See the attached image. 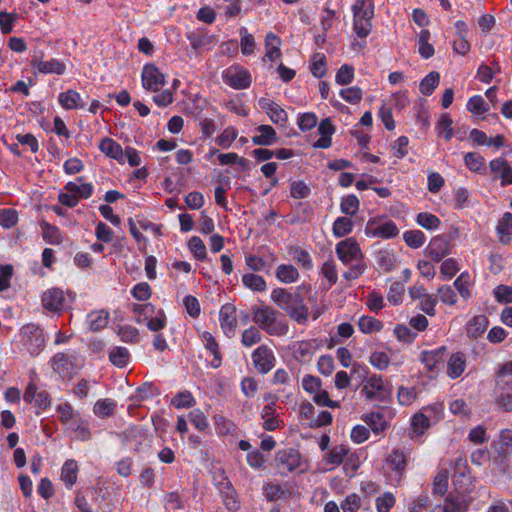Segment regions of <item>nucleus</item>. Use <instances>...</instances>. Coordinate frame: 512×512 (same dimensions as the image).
I'll list each match as a JSON object with an SVG mask.
<instances>
[{
  "label": "nucleus",
  "instance_id": "obj_64",
  "mask_svg": "<svg viewBox=\"0 0 512 512\" xmlns=\"http://www.w3.org/2000/svg\"><path fill=\"white\" fill-rule=\"evenodd\" d=\"M395 497L391 492H385L383 495L376 499L377 512H389L395 505Z\"/></svg>",
  "mask_w": 512,
  "mask_h": 512
},
{
  "label": "nucleus",
  "instance_id": "obj_25",
  "mask_svg": "<svg viewBox=\"0 0 512 512\" xmlns=\"http://www.w3.org/2000/svg\"><path fill=\"white\" fill-rule=\"evenodd\" d=\"M353 18L372 20L374 16V3L372 0H357L352 7Z\"/></svg>",
  "mask_w": 512,
  "mask_h": 512
},
{
  "label": "nucleus",
  "instance_id": "obj_10",
  "mask_svg": "<svg viewBox=\"0 0 512 512\" xmlns=\"http://www.w3.org/2000/svg\"><path fill=\"white\" fill-rule=\"evenodd\" d=\"M335 251L344 265H350L352 262L363 258L361 248L353 237L346 238L337 243Z\"/></svg>",
  "mask_w": 512,
  "mask_h": 512
},
{
  "label": "nucleus",
  "instance_id": "obj_44",
  "mask_svg": "<svg viewBox=\"0 0 512 512\" xmlns=\"http://www.w3.org/2000/svg\"><path fill=\"white\" fill-rule=\"evenodd\" d=\"M109 360L119 368L126 367L130 360L129 351L125 347H115L109 352Z\"/></svg>",
  "mask_w": 512,
  "mask_h": 512
},
{
  "label": "nucleus",
  "instance_id": "obj_41",
  "mask_svg": "<svg viewBox=\"0 0 512 512\" xmlns=\"http://www.w3.org/2000/svg\"><path fill=\"white\" fill-rule=\"evenodd\" d=\"M43 239L51 245H59L63 241L60 229L54 225L44 222L42 225Z\"/></svg>",
  "mask_w": 512,
  "mask_h": 512
},
{
  "label": "nucleus",
  "instance_id": "obj_56",
  "mask_svg": "<svg viewBox=\"0 0 512 512\" xmlns=\"http://www.w3.org/2000/svg\"><path fill=\"white\" fill-rule=\"evenodd\" d=\"M118 335L120 336L121 340L126 343H138L140 340L138 329L131 325L119 326Z\"/></svg>",
  "mask_w": 512,
  "mask_h": 512
},
{
  "label": "nucleus",
  "instance_id": "obj_35",
  "mask_svg": "<svg viewBox=\"0 0 512 512\" xmlns=\"http://www.w3.org/2000/svg\"><path fill=\"white\" fill-rule=\"evenodd\" d=\"M78 465L74 460H67L61 469V479L67 488H71L77 481Z\"/></svg>",
  "mask_w": 512,
  "mask_h": 512
},
{
  "label": "nucleus",
  "instance_id": "obj_49",
  "mask_svg": "<svg viewBox=\"0 0 512 512\" xmlns=\"http://www.w3.org/2000/svg\"><path fill=\"white\" fill-rule=\"evenodd\" d=\"M263 493L268 501H277L287 497V492L279 484L274 483L264 485Z\"/></svg>",
  "mask_w": 512,
  "mask_h": 512
},
{
  "label": "nucleus",
  "instance_id": "obj_62",
  "mask_svg": "<svg viewBox=\"0 0 512 512\" xmlns=\"http://www.w3.org/2000/svg\"><path fill=\"white\" fill-rule=\"evenodd\" d=\"M361 507V498L356 493H351L341 502L340 508L343 512H357Z\"/></svg>",
  "mask_w": 512,
  "mask_h": 512
},
{
  "label": "nucleus",
  "instance_id": "obj_8",
  "mask_svg": "<svg viewBox=\"0 0 512 512\" xmlns=\"http://www.w3.org/2000/svg\"><path fill=\"white\" fill-rule=\"evenodd\" d=\"M365 233L368 236L390 239L399 234V229L392 220H383L380 218L370 219L365 227Z\"/></svg>",
  "mask_w": 512,
  "mask_h": 512
},
{
  "label": "nucleus",
  "instance_id": "obj_46",
  "mask_svg": "<svg viewBox=\"0 0 512 512\" xmlns=\"http://www.w3.org/2000/svg\"><path fill=\"white\" fill-rule=\"evenodd\" d=\"M348 449L344 445H336L326 453L324 459L328 464L338 466L343 462Z\"/></svg>",
  "mask_w": 512,
  "mask_h": 512
},
{
  "label": "nucleus",
  "instance_id": "obj_43",
  "mask_svg": "<svg viewBox=\"0 0 512 512\" xmlns=\"http://www.w3.org/2000/svg\"><path fill=\"white\" fill-rule=\"evenodd\" d=\"M430 32L429 30H426V29H423L420 31L419 33V38H418V44H419V54L424 58V59H429L430 57H432L434 55V47L432 44L429 43V40H430Z\"/></svg>",
  "mask_w": 512,
  "mask_h": 512
},
{
  "label": "nucleus",
  "instance_id": "obj_21",
  "mask_svg": "<svg viewBox=\"0 0 512 512\" xmlns=\"http://www.w3.org/2000/svg\"><path fill=\"white\" fill-rule=\"evenodd\" d=\"M466 368V356L462 352L453 353L447 362V374L450 378L460 377Z\"/></svg>",
  "mask_w": 512,
  "mask_h": 512
},
{
  "label": "nucleus",
  "instance_id": "obj_54",
  "mask_svg": "<svg viewBox=\"0 0 512 512\" xmlns=\"http://www.w3.org/2000/svg\"><path fill=\"white\" fill-rule=\"evenodd\" d=\"M416 222L427 230L437 229L441 223L436 215L427 212L419 213L416 217Z\"/></svg>",
  "mask_w": 512,
  "mask_h": 512
},
{
  "label": "nucleus",
  "instance_id": "obj_48",
  "mask_svg": "<svg viewBox=\"0 0 512 512\" xmlns=\"http://www.w3.org/2000/svg\"><path fill=\"white\" fill-rule=\"evenodd\" d=\"M403 239L407 246L413 249L420 248L426 240L425 234L420 230H409L404 232Z\"/></svg>",
  "mask_w": 512,
  "mask_h": 512
},
{
  "label": "nucleus",
  "instance_id": "obj_40",
  "mask_svg": "<svg viewBox=\"0 0 512 512\" xmlns=\"http://www.w3.org/2000/svg\"><path fill=\"white\" fill-rule=\"evenodd\" d=\"M439 81L440 74L436 71L430 72L421 80L419 85L420 92L425 96L431 95L439 85Z\"/></svg>",
  "mask_w": 512,
  "mask_h": 512
},
{
  "label": "nucleus",
  "instance_id": "obj_55",
  "mask_svg": "<svg viewBox=\"0 0 512 512\" xmlns=\"http://www.w3.org/2000/svg\"><path fill=\"white\" fill-rule=\"evenodd\" d=\"M56 411L59 415V421L65 426L76 419V413L72 405L68 402L58 405Z\"/></svg>",
  "mask_w": 512,
  "mask_h": 512
},
{
  "label": "nucleus",
  "instance_id": "obj_12",
  "mask_svg": "<svg viewBox=\"0 0 512 512\" xmlns=\"http://www.w3.org/2000/svg\"><path fill=\"white\" fill-rule=\"evenodd\" d=\"M141 78L143 87L153 92L159 91L165 84L164 74L154 64H146L143 67Z\"/></svg>",
  "mask_w": 512,
  "mask_h": 512
},
{
  "label": "nucleus",
  "instance_id": "obj_15",
  "mask_svg": "<svg viewBox=\"0 0 512 512\" xmlns=\"http://www.w3.org/2000/svg\"><path fill=\"white\" fill-rule=\"evenodd\" d=\"M236 307L231 303L223 305L219 312L220 326L228 337L235 334L237 326Z\"/></svg>",
  "mask_w": 512,
  "mask_h": 512
},
{
  "label": "nucleus",
  "instance_id": "obj_9",
  "mask_svg": "<svg viewBox=\"0 0 512 512\" xmlns=\"http://www.w3.org/2000/svg\"><path fill=\"white\" fill-rule=\"evenodd\" d=\"M223 81L233 89H247L251 85V75L240 65H232L222 73Z\"/></svg>",
  "mask_w": 512,
  "mask_h": 512
},
{
  "label": "nucleus",
  "instance_id": "obj_38",
  "mask_svg": "<svg viewBox=\"0 0 512 512\" xmlns=\"http://www.w3.org/2000/svg\"><path fill=\"white\" fill-rule=\"evenodd\" d=\"M116 406V402L112 399H100L94 404L93 412L99 418H106L114 414Z\"/></svg>",
  "mask_w": 512,
  "mask_h": 512
},
{
  "label": "nucleus",
  "instance_id": "obj_51",
  "mask_svg": "<svg viewBox=\"0 0 512 512\" xmlns=\"http://www.w3.org/2000/svg\"><path fill=\"white\" fill-rule=\"evenodd\" d=\"M71 364V357L65 353H56L51 359L52 369L58 373H64L68 371Z\"/></svg>",
  "mask_w": 512,
  "mask_h": 512
},
{
  "label": "nucleus",
  "instance_id": "obj_45",
  "mask_svg": "<svg viewBox=\"0 0 512 512\" xmlns=\"http://www.w3.org/2000/svg\"><path fill=\"white\" fill-rule=\"evenodd\" d=\"M360 202L354 194L347 195L341 199L340 210L346 216H353L359 210Z\"/></svg>",
  "mask_w": 512,
  "mask_h": 512
},
{
  "label": "nucleus",
  "instance_id": "obj_26",
  "mask_svg": "<svg viewBox=\"0 0 512 512\" xmlns=\"http://www.w3.org/2000/svg\"><path fill=\"white\" fill-rule=\"evenodd\" d=\"M271 261L268 262L267 260L263 259L262 257L256 256V255H247L245 257L246 265L255 272H269L273 262L276 260V256L274 254H270Z\"/></svg>",
  "mask_w": 512,
  "mask_h": 512
},
{
  "label": "nucleus",
  "instance_id": "obj_59",
  "mask_svg": "<svg viewBox=\"0 0 512 512\" xmlns=\"http://www.w3.org/2000/svg\"><path fill=\"white\" fill-rule=\"evenodd\" d=\"M311 193L310 187L302 180L293 181L290 184V196L295 199L307 198Z\"/></svg>",
  "mask_w": 512,
  "mask_h": 512
},
{
  "label": "nucleus",
  "instance_id": "obj_23",
  "mask_svg": "<svg viewBox=\"0 0 512 512\" xmlns=\"http://www.w3.org/2000/svg\"><path fill=\"white\" fill-rule=\"evenodd\" d=\"M83 177H78L76 181H70L65 185V190L76 195L79 199H88L93 193L91 183H80Z\"/></svg>",
  "mask_w": 512,
  "mask_h": 512
},
{
  "label": "nucleus",
  "instance_id": "obj_33",
  "mask_svg": "<svg viewBox=\"0 0 512 512\" xmlns=\"http://www.w3.org/2000/svg\"><path fill=\"white\" fill-rule=\"evenodd\" d=\"M353 227L354 223L350 217L340 216L333 222L332 232L336 238H342L350 234L353 230Z\"/></svg>",
  "mask_w": 512,
  "mask_h": 512
},
{
  "label": "nucleus",
  "instance_id": "obj_13",
  "mask_svg": "<svg viewBox=\"0 0 512 512\" xmlns=\"http://www.w3.org/2000/svg\"><path fill=\"white\" fill-rule=\"evenodd\" d=\"M41 57L34 55L30 61L31 67L36 69V72L41 74H56L63 75L66 71V65L63 61L51 58L47 61L41 60Z\"/></svg>",
  "mask_w": 512,
  "mask_h": 512
},
{
  "label": "nucleus",
  "instance_id": "obj_34",
  "mask_svg": "<svg viewBox=\"0 0 512 512\" xmlns=\"http://www.w3.org/2000/svg\"><path fill=\"white\" fill-rule=\"evenodd\" d=\"M108 319L109 313L101 310L89 313L87 316V323L91 331L98 332L107 326Z\"/></svg>",
  "mask_w": 512,
  "mask_h": 512
},
{
  "label": "nucleus",
  "instance_id": "obj_57",
  "mask_svg": "<svg viewBox=\"0 0 512 512\" xmlns=\"http://www.w3.org/2000/svg\"><path fill=\"white\" fill-rule=\"evenodd\" d=\"M290 255H292L293 260L302 265L303 268L307 270L312 268V259L307 251L301 249L300 247H293L290 249Z\"/></svg>",
  "mask_w": 512,
  "mask_h": 512
},
{
  "label": "nucleus",
  "instance_id": "obj_36",
  "mask_svg": "<svg viewBox=\"0 0 512 512\" xmlns=\"http://www.w3.org/2000/svg\"><path fill=\"white\" fill-rule=\"evenodd\" d=\"M363 420L375 434H380L387 428V422L384 416L379 412H371L365 415Z\"/></svg>",
  "mask_w": 512,
  "mask_h": 512
},
{
  "label": "nucleus",
  "instance_id": "obj_20",
  "mask_svg": "<svg viewBox=\"0 0 512 512\" xmlns=\"http://www.w3.org/2000/svg\"><path fill=\"white\" fill-rule=\"evenodd\" d=\"M489 326L487 316L480 314L472 317L466 325V334L471 339H477L481 336Z\"/></svg>",
  "mask_w": 512,
  "mask_h": 512
},
{
  "label": "nucleus",
  "instance_id": "obj_29",
  "mask_svg": "<svg viewBox=\"0 0 512 512\" xmlns=\"http://www.w3.org/2000/svg\"><path fill=\"white\" fill-rule=\"evenodd\" d=\"M203 339L205 341V348L210 351L213 355V359L210 362L212 368H218L222 364V357L219 350V345L213 335L209 332H204Z\"/></svg>",
  "mask_w": 512,
  "mask_h": 512
},
{
  "label": "nucleus",
  "instance_id": "obj_53",
  "mask_svg": "<svg viewBox=\"0 0 512 512\" xmlns=\"http://www.w3.org/2000/svg\"><path fill=\"white\" fill-rule=\"evenodd\" d=\"M171 404L177 408H191L195 404V399L192 396L191 392L185 390L177 393L171 400Z\"/></svg>",
  "mask_w": 512,
  "mask_h": 512
},
{
  "label": "nucleus",
  "instance_id": "obj_61",
  "mask_svg": "<svg viewBox=\"0 0 512 512\" xmlns=\"http://www.w3.org/2000/svg\"><path fill=\"white\" fill-rule=\"evenodd\" d=\"M18 221V213L12 208L0 209V226L9 229Z\"/></svg>",
  "mask_w": 512,
  "mask_h": 512
},
{
  "label": "nucleus",
  "instance_id": "obj_27",
  "mask_svg": "<svg viewBox=\"0 0 512 512\" xmlns=\"http://www.w3.org/2000/svg\"><path fill=\"white\" fill-rule=\"evenodd\" d=\"M67 428L76 434V439L79 441H88L91 439V431L88 421L78 417L67 425Z\"/></svg>",
  "mask_w": 512,
  "mask_h": 512
},
{
  "label": "nucleus",
  "instance_id": "obj_2",
  "mask_svg": "<svg viewBox=\"0 0 512 512\" xmlns=\"http://www.w3.org/2000/svg\"><path fill=\"white\" fill-rule=\"evenodd\" d=\"M492 396L496 410L512 413V362L504 363L496 372Z\"/></svg>",
  "mask_w": 512,
  "mask_h": 512
},
{
  "label": "nucleus",
  "instance_id": "obj_19",
  "mask_svg": "<svg viewBox=\"0 0 512 512\" xmlns=\"http://www.w3.org/2000/svg\"><path fill=\"white\" fill-rule=\"evenodd\" d=\"M439 411L438 405L427 406L423 408V411L416 413L412 417L411 425L412 429L418 435H421L430 427V419L424 412L437 413Z\"/></svg>",
  "mask_w": 512,
  "mask_h": 512
},
{
  "label": "nucleus",
  "instance_id": "obj_5",
  "mask_svg": "<svg viewBox=\"0 0 512 512\" xmlns=\"http://www.w3.org/2000/svg\"><path fill=\"white\" fill-rule=\"evenodd\" d=\"M410 452L402 449H393L386 459V465L389 470L388 480L391 485H399L402 481L407 463L409 460Z\"/></svg>",
  "mask_w": 512,
  "mask_h": 512
},
{
  "label": "nucleus",
  "instance_id": "obj_11",
  "mask_svg": "<svg viewBox=\"0 0 512 512\" xmlns=\"http://www.w3.org/2000/svg\"><path fill=\"white\" fill-rule=\"evenodd\" d=\"M252 361L259 373L267 374L275 366L276 358L269 347L262 345L253 351Z\"/></svg>",
  "mask_w": 512,
  "mask_h": 512
},
{
  "label": "nucleus",
  "instance_id": "obj_52",
  "mask_svg": "<svg viewBox=\"0 0 512 512\" xmlns=\"http://www.w3.org/2000/svg\"><path fill=\"white\" fill-rule=\"evenodd\" d=\"M354 79V67L350 64H343L337 71L335 81L338 85H349Z\"/></svg>",
  "mask_w": 512,
  "mask_h": 512
},
{
  "label": "nucleus",
  "instance_id": "obj_4",
  "mask_svg": "<svg viewBox=\"0 0 512 512\" xmlns=\"http://www.w3.org/2000/svg\"><path fill=\"white\" fill-rule=\"evenodd\" d=\"M252 320L269 335H285L288 326L277 319L278 312L269 306L253 308Z\"/></svg>",
  "mask_w": 512,
  "mask_h": 512
},
{
  "label": "nucleus",
  "instance_id": "obj_28",
  "mask_svg": "<svg viewBox=\"0 0 512 512\" xmlns=\"http://www.w3.org/2000/svg\"><path fill=\"white\" fill-rule=\"evenodd\" d=\"M445 351L446 348L442 346L435 350L422 352L421 359L425 367L429 371H434L435 369H437L438 364L443 362V353Z\"/></svg>",
  "mask_w": 512,
  "mask_h": 512
},
{
  "label": "nucleus",
  "instance_id": "obj_32",
  "mask_svg": "<svg viewBox=\"0 0 512 512\" xmlns=\"http://www.w3.org/2000/svg\"><path fill=\"white\" fill-rule=\"evenodd\" d=\"M468 502L463 496L449 494L444 502V512H466Z\"/></svg>",
  "mask_w": 512,
  "mask_h": 512
},
{
  "label": "nucleus",
  "instance_id": "obj_7",
  "mask_svg": "<svg viewBox=\"0 0 512 512\" xmlns=\"http://www.w3.org/2000/svg\"><path fill=\"white\" fill-rule=\"evenodd\" d=\"M276 467L281 475H287L300 468V472H303L305 468H302V456L301 453L294 448H285L278 450L275 454Z\"/></svg>",
  "mask_w": 512,
  "mask_h": 512
},
{
  "label": "nucleus",
  "instance_id": "obj_3",
  "mask_svg": "<svg viewBox=\"0 0 512 512\" xmlns=\"http://www.w3.org/2000/svg\"><path fill=\"white\" fill-rule=\"evenodd\" d=\"M358 374L359 378H363L365 382L361 392L368 400H378L388 402L391 400L392 389L388 383L383 381L381 375L372 374L368 376L367 368L360 365H354L351 370V376Z\"/></svg>",
  "mask_w": 512,
  "mask_h": 512
},
{
  "label": "nucleus",
  "instance_id": "obj_42",
  "mask_svg": "<svg viewBox=\"0 0 512 512\" xmlns=\"http://www.w3.org/2000/svg\"><path fill=\"white\" fill-rule=\"evenodd\" d=\"M358 328L365 334L379 332L383 328V323L371 316H362L358 321Z\"/></svg>",
  "mask_w": 512,
  "mask_h": 512
},
{
  "label": "nucleus",
  "instance_id": "obj_60",
  "mask_svg": "<svg viewBox=\"0 0 512 512\" xmlns=\"http://www.w3.org/2000/svg\"><path fill=\"white\" fill-rule=\"evenodd\" d=\"M144 321L150 331L159 332L166 326V315L163 310H159L155 316L151 315Z\"/></svg>",
  "mask_w": 512,
  "mask_h": 512
},
{
  "label": "nucleus",
  "instance_id": "obj_24",
  "mask_svg": "<svg viewBox=\"0 0 512 512\" xmlns=\"http://www.w3.org/2000/svg\"><path fill=\"white\" fill-rule=\"evenodd\" d=\"M497 233L499 240L503 244H507L511 241L512 237V213L505 212L502 218L499 220L497 227Z\"/></svg>",
  "mask_w": 512,
  "mask_h": 512
},
{
  "label": "nucleus",
  "instance_id": "obj_18",
  "mask_svg": "<svg viewBox=\"0 0 512 512\" xmlns=\"http://www.w3.org/2000/svg\"><path fill=\"white\" fill-rule=\"evenodd\" d=\"M259 133L252 137V143L259 146H271L278 141V136L275 129L266 124L259 125L256 129Z\"/></svg>",
  "mask_w": 512,
  "mask_h": 512
},
{
  "label": "nucleus",
  "instance_id": "obj_31",
  "mask_svg": "<svg viewBox=\"0 0 512 512\" xmlns=\"http://www.w3.org/2000/svg\"><path fill=\"white\" fill-rule=\"evenodd\" d=\"M280 45H281V39L277 35H275L273 33H268L266 35V37H265V49H266L265 56L270 61H275L276 59H278L281 56Z\"/></svg>",
  "mask_w": 512,
  "mask_h": 512
},
{
  "label": "nucleus",
  "instance_id": "obj_14",
  "mask_svg": "<svg viewBox=\"0 0 512 512\" xmlns=\"http://www.w3.org/2000/svg\"><path fill=\"white\" fill-rule=\"evenodd\" d=\"M42 305L52 312H59L66 307L64 292L59 288H51L42 294Z\"/></svg>",
  "mask_w": 512,
  "mask_h": 512
},
{
  "label": "nucleus",
  "instance_id": "obj_6",
  "mask_svg": "<svg viewBox=\"0 0 512 512\" xmlns=\"http://www.w3.org/2000/svg\"><path fill=\"white\" fill-rule=\"evenodd\" d=\"M24 349L33 357L38 356L45 347L43 330L35 324H27L21 329Z\"/></svg>",
  "mask_w": 512,
  "mask_h": 512
},
{
  "label": "nucleus",
  "instance_id": "obj_50",
  "mask_svg": "<svg viewBox=\"0 0 512 512\" xmlns=\"http://www.w3.org/2000/svg\"><path fill=\"white\" fill-rule=\"evenodd\" d=\"M395 262H396V260H395L394 255L392 253H390L389 251L380 250L377 253L376 263H377L379 269H381L382 271H384V272L391 271L395 265Z\"/></svg>",
  "mask_w": 512,
  "mask_h": 512
},
{
  "label": "nucleus",
  "instance_id": "obj_63",
  "mask_svg": "<svg viewBox=\"0 0 512 512\" xmlns=\"http://www.w3.org/2000/svg\"><path fill=\"white\" fill-rule=\"evenodd\" d=\"M237 137V130L232 127H226L222 133L216 138V142L222 148H229Z\"/></svg>",
  "mask_w": 512,
  "mask_h": 512
},
{
  "label": "nucleus",
  "instance_id": "obj_47",
  "mask_svg": "<svg viewBox=\"0 0 512 512\" xmlns=\"http://www.w3.org/2000/svg\"><path fill=\"white\" fill-rule=\"evenodd\" d=\"M188 248L197 260L203 261L207 258L206 246L198 236L189 239Z\"/></svg>",
  "mask_w": 512,
  "mask_h": 512
},
{
  "label": "nucleus",
  "instance_id": "obj_58",
  "mask_svg": "<svg viewBox=\"0 0 512 512\" xmlns=\"http://www.w3.org/2000/svg\"><path fill=\"white\" fill-rule=\"evenodd\" d=\"M464 162L467 168L474 172H480L485 165V159L475 152H468L465 154Z\"/></svg>",
  "mask_w": 512,
  "mask_h": 512
},
{
  "label": "nucleus",
  "instance_id": "obj_17",
  "mask_svg": "<svg viewBox=\"0 0 512 512\" xmlns=\"http://www.w3.org/2000/svg\"><path fill=\"white\" fill-rule=\"evenodd\" d=\"M99 150L107 157L116 160L119 164L125 163V154L121 145L112 138H103L98 146Z\"/></svg>",
  "mask_w": 512,
  "mask_h": 512
},
{
  "label": "nucleus",
  "instance_id": "obj_30",
  "mask_svg": "<svg viewBox=\"0 0 512 512\" xmlns=\"http://www.w3.org/2000/svg\"><path fill=\"white\" fill-rule=\"evenodd\" d=\"M275 276L280 282L290 284L298 280L299 272L291 264H281L276 268Z\"/></svg>",
  "mask_w": 512,
  "mask_h": 512
},
{
  "label": "nucleus",
  "instance_id": "obj_1",
  "mask_svg": "<svg viewBox=\"0 0 512 512\" xmlns=\"http://www.w3.org/2000/svg\"><path fill=\"white\" fill-rule=\"evenodd\" d=\"M271 300L298 324L304 325L308 321V307L298 291L289 292L284 288H275L271 292Z\"/></svg>",
  "mask_w": 512,
  "mask_h": 512
},
{
  "label": "nucleus",
  "instance_id": "obj_39",
  "mask_svg": "<svg viewBox=\"0 0 512 512\" xmlns=\"http://www.w3.org/2000/svg\"><path fill=\"white\" fill-rule=\"evenodd\" d=\"M312 75L318 79L323 78L327 73V61L323 53H314L310 66Z\"/></svg>",
  "mask_w": 512,
  "mask_h": 512
},
{
  "label": "nucleus",
  "instance_id": "obj_22",
  "mask_svg": "<svg viewBox=\"0 0 512 512\" xmlns=\"http://www.w3.org/2000/svg\"><path fill=\"white\" fill-rule=\"evenodd\" d=\"M58 101L59 104L65 109V110H73V109H79L84 108V103H82V99L80 94L72 89H69L65 92H61L58 95Z\"/></svg>",
  "mask_w": 512,
  "mask_h": 512
},
{
  "label": "nucleus",
  "instance_id": "obj_37",
  "mask_svg": "<svg viewBox=\"0 0 512 512\" xmlns=\"http://www.w3.org/2000/svg\"><path fill=\"white\" fill-rule=\"evenodd\" d=\"M243 285L256 292H263L266 290L267 284L265 279L254 273H246L242 276Z\"/></svg>",
  "mask_w": 512,
  "mask_h": 512
},
{
  "label": "nucleus",
  "instance_id": "obj_16",
  "mask_svg": "<svg viewBox=\"0 0 512 512\" xmlns=\"http://www.w3.org/2000/svg\"><path fill=\"white\" fill-rule=\"evenodd\" d=\"M425 252L433 261L439 262L449 254V242L443 236L434 237L426 247Z\"/></svg>",
  "mask_w": 512,
  "mask_h": 512
}]
</instances>
